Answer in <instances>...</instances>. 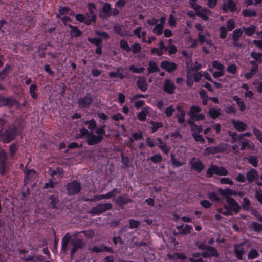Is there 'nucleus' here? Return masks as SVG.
<instances>
[{
	"label": "nucleus",
	"instance_id": "nucleus-1",
	"mask_svg": "<svg viewBox=\"0 0 262 262\" xmlns=\"http://www.w3.org/2000/svg\"><path fill=\"white\" fill-rule=\"evenodd\" d=\"M96 133L97 135H95L92 133H89L85 129L82 128L80 130V133L77 135V138H82L85 137L88 144L94 145L101 142L103 139V137L105 133L104 126H101L96 129Z\"/></svg>",
	"mask_w": 262,
	"mask_h": 262
},
{
	"label": "nucleus",
	"instance_id": "nucleus-2",
	"mask_svg": "<svg viewBox=\"0 0 262 262\" xmlns=\"http://www.w3.org/2000/svg\"><path fill=\"white\" fill-rule=\"evenodd\" d=\"M195 27L196 30L199 31L198 38V41L201 45H203L204 42H206L208 45L209 48H213L214 46L212 44L211 40L210 39L208 40L207 38V37L209 36V34L207 31H204V26L199 23H196L195 25Z\"/></svg>",
	"mask_w": 262,
	"mask_h": 262
},
{
	"label": "nucleus",
	"instance_id": "nucleus-3",
	"mask_svg": "<svg viewBox=\"0 0 262 262\" xmlns=\"http://www.w3.org/2000/svg\"><path fill=\"white\" fill-rule=\"evenodd\" d=\"M202 74L195 71L189 70L187 73V85L189 86H192L193 84V82H198L201 79Z\"/></svg>",
	"mask_w": 262,
	"mask_h": 262
},
{
	"label": "nucleus",
	"instance_id": "nucleus-4",
	"mask_svg": "<svg viewBox=\"0 0 262 262\" xmlns=\"http://www.w3.org/2000/svg\"><path fill=\"white\" fill-rule=\"evenodd\" d=\"M201 111V108L199 106L193 105L191 107L188 114L191 119L194 120H204L205 116L202 113H200Z\"/></svg>",
	"mask_w": 262,
	"mask_h": 262
},
{
	"label": "nucleus",
	"instance_id": "nucleus-5",
	"mask_svg": "<svg viewBox=\"0 0 262 262\" xmlns=\"http://www.w3.org/2000/svg\"><path fill=\"white\" fill-rule=\"evenodd\" d=\"M213 174L219 176H227L228 174V171L223 167L213 166L208 169L207 174L209 177H211Z\"/></svg>",
	"mask_w": 262,
	"mask_h": 262
},
{
	"label": "nucleus",
	"instance_id": "nucleus-6",
	"mask_svg": "<svg viewBox=\"0 0 262 262\" xmlns=\"http://www.w3.org/2000/svg\"><path fill=\"white\" fill-rule=\"evenodd\" d=\"M212 66L214 69L216 70V71L212 73L214 78H219L224 75L225 67L222 63L217 60H214L212 62Z\"/></svg>",
	"mask_w": 262,
	"mask_h": 262
},
{
	"label": "nucleus",
	"instance_id": "nucleus-7",
	"mask_svg": "<svg viewBox=\"0 0 262 262\" xmlns=\"http://www.w3.org/2000/svg\"><path fill=\"white\" fill-rule=\"evenodd\" d=\"M249 249V245L246 244L242 243L239 245H236L234 246V252L235 255L238 259H242L243 255Z\"/></svg>",
	"mask_w": 262,
	"mask_h": 262
},
{
	"label": "nucleus",
	"instance_id": "nucleus-8",
	"mask_svg": "<svg viewBox=\"0 0 262 262\" xmlns=\"http://www.w3.org/2000/svg\"><path fill=\"white\" fill-rule=\"evenodd\" d=\"M112 207V206L110 203L100 204L97 206L93 208L91 210L90 213L94 215L99 214L106 210L110 209Z\"/></svg>",
	"mask_w": 262,
	"mask_h": 262
},
{
	"label": "nucleus",
	"instance_id": "nucleus-9",
	"mask_svg": "<svg viewBox=\"0 0 262 262\" xmlns=\"http://www.w3.org/2000/svg\"><path fill=\"white\" fill-rule=\"evenodd\" d=\"M88 8L89 15V18L86 20V24H90L92 22H95L96 21V16L95 12L96 11V8L95 5L93 3H89L88 4Z\"/></svg>",
	"mask_w": 262,
	"mask_h": 262
},
{
	"label": "nucleus",
	"instance_id": "nucleus-10",
	"mask_svg": "<svg viewBox=\"0 0 262 262\" xmlns=\"http://www.w3.org/2000/svg\"><path fill=\"white\" fill-rule=\"evenodd\" d=\"M223 10L224 12H234L236 10V4L232 0H224L223 4Z\"/></svg>",
	"mask_w": 262,
	"mask_h": 262
},
{
	"label": "nucleus",
	"instance_id": "nucleus-11",
	"mask_svg": "<svg viewBox=\"0 0 262 262\" xmlns=\"http://www.w3.org/2000/svg\"><path fill=\"white\" fill-rule=\"evenodd\" d=\"M67 190L69 194L77 193L80 190V184L76 181L72 182L68 185Z\"/></svg>",
	"mask_w": 262,
	"mask_h": 262
},
{
	"label": "nucleus",
	"instance_id": "nucleus-12",
	"mask_svg": "<svg viewBox=\"0 0 262 262\" xmlns=\"http://www.w3.org/2000/svg\"><path fill=\"white\" fill-rule=\"evenodd\" d=\"M190 164L192 169L195 170L198 172H201L204 168L203 164L199 159L193 158L191 160Z\"/></svg>",
	"mask_w": 262,
	"mask_h": 262
},
{
	"label": "nucleus",
	"instance_id": "nucleus-13",
	"mask_svg": "<svg viewBox=\"0 0 262 262\" xmlns=\"http://www.w3.org/2000/svg\"><path fill=\"white\" fill-rule=\"evenodd\" d=\"M196 13L197 16L202 18L203 20L206 21L208 19L211 12L209 9L201 7L200 9L197 11Z\"/></svg>",
	"mask_w": 262,
	"mask_h": 262
},
{
	"label": "nucleus",
	"instance_id": "nucleus-14",
	"mask_svg": "<svg viewBox=\"0 0 262 262\" xmlns=\"http://www.w3.org/2000/svg\"><path fill=\"white\" fill-rule=\"evenodd\" d=\"M111 15V6L108 3H105L102 7V11L99 13L101 18H105Z\"/></svg>",
	"mask_w": 262,
	"mask_h": 262
},
{
	"label": "nucleus",
	"instance_id": "nucleus-15",
	"mask_svg": "<svg viewBox=\"0 0 262 262\" xmlns=\"http://www.w3.org/2000/svg\"><path fill=\"white\" fill-rule=\"evenodd\" d=\"M72 248L71 250V255L72 256L74 253L83 246V242L81 239H77L72 242Z\"/></svg>",
	"mask_w": 262,
	"mask_h": 262
},
{
	"label": "nucleus",
	"instance_id": "nucleus-16",
	"mask_svg": "<svg viewBox=\"0 0 262 262\" xmlns=\"http://www.w3.org/2000/svg\"><path fill=\"white\" fill-rule=\"evenodd\" d=\"M162 69L165 70L168 72L174 71L176 68V64L172 62H168L167 61H163L161 65Z\"/></svg>",
	"mask_w": 262,
	"mask_h": 262
},
{
	"label": "nucleus",
	"instance_id": "nucleus-17",
	"mask_svg": "<svg viewBox=\"0 0 262 262\" xmlns=\"http://www.w3.org/2000/svg\"><path fill=\"white\" fill-rule=\"evenodd\" d=\"M120 191L117 189H114L112 191L108 192L104 195H100L96 197V200H101L102 199H108L119 194Z\"/></svg>",
	"mask_w": 262,
	"mask_h": 262
},
{
	"label": "nucleus",
	"instance_id": "nucleus-18",
	"mask_svg": "<svg viewBox=\"0 0 262 262\" xmlns=\"http://www.w3.org/2000/svg\"><path fill=\"white\" fill-rule=\"evenodd\" d=\"M227 202L229 206V208L234 211L235 213H237L239 209V206L238 204L236 203L234 200L230 197H228L227 198Z\"/></svg>",
	"mask_w": 262,
	"mask_h": 262
},
{
	"label": "nucleus",
	"instance_id": "nucleus-19",
	"mask_svg": "<svg viewBox=\"0 0 262 262\" xmlns=\"http://www.w3.org/2000/svg\"><path fill=\"white\" fill-rule=\"evenodd\" d=\"M231 122L234 125V128L238 132L244 131L247 128V124L242 121H236L233 120Z\"/></svg>",
	"mask_w": 262,
	"mask_h": 262
},
{
	"label": "nucleus",
	"instance_id": "nucleus-20",
	"mask_svg": "<svg viewBox=\"0 0 262 262\" xmlns=\"http://www.w3.org/2000/svg\"><path fill=\"white\" fill-rule=\"evenodd\" d=\"M177 229L180 234H187L191 232L192 227L189 225H186L185 226L183 225L177 226Z\"/></svg>",
	"mask_w": 262,
	"mask_h": 262
},
{
	"label": "nucleus",
	"instance_id": "nucleus-21",
	"mask_svg": "<svg viewBox=\"0 0 262 262\" xmlns=\"http://www.w3.org/2000/svg\"><path fill=\"white\" fill-rule=\"evenodd\" d=\"M92 102V98L89 95L86 96L83 98L78 100V103L80 107H86L88 106Z\"/></svg>",
	"mask_w": 262,
	"mask_h": 262
},
{
	"label": "nucleus",
	"instance_id": "nucleus-22",
	"mask_svg": "<svg viewBox=\"0 0 262 262\" xmlns=\"http://www.w3.org/2000/svg\"><path fill=\"white\" fill-rule=\"evenodd\" d=\"M175 86L172 81L166 80L164 85V90L169 94H172L174 92Z\"/></svg>",
	"mask_w": 262,
	"mask_h": 262
},
{
	"label": "nucleus",
	"instance_id": "nucleus-23",
	"mask_svg": "<svg viewBox=\"0 0 262 262\" xmlns=\"http://www.w3.org/2000/svg\"><path fill=\"white\" fill-rule=\"evenodd\" d=\"M151 108L149 107H146L144 108L141 112L138 114V118L140 121H145L146 118V116L148 114L150 113Z\"/></svg>",
	"mask_w": 262,
	"mask_h": 262
},
{
	"label": "nucleus",
	"instance_id": "nucleus-24",
	"mask_svg": "<svg viewBox=\"0 0 262 262\" xmlns=\"http://www.w3.org/2000/svg\"><path fill=\"white\" fill-rule=\"evenodd\" d=\"M203 256L205 258H208L210 257H217L218 254L214 248H209L202 253Z\"/></svg>",
	"mask_w": 262,
	"mask_h": 262
},
{
	"label": "nucleus",
	"instance_id": "nucleus-25",
	"mask_svg": "<svg viewBox=\"0 0 262 262\" xmlns=\"http://www.w3.org/2000/svg\"><path fill=\"white\" fill-rule=\"evenodd\" d=\"M218 192L222 195L226 196L227 198L229 197L230 195H235L237 194V192L231 189H223L219 188Z\"/></svg>",
	"mask_w": 262,
	"mask_h": 262
},
{
	"label": "nucleus",
	"instance_id": "nucleus-26",
	"mask_svg": "<svg viewBox=\"0 0 262 262\" xmlns=\"http://www.w3.org/2000/svg\"><path fill=\"white\" fill-rule=\"evenodd\" d=\"M6 160V153L2 150L0 151V163L1 165L0 166V172L2 174H4V164Z\"/></svg>",
	"mask_w": 262,
	"mask_h": 262
},
{
	"label": "nucleus",
	"instance_id": "nucleus-27",
	"mask_svg": "<svg viewBox=\"0 0 262 262\" xmlns=\"http://www.w3.org/2000/svg\"><path fill=\"white\" fill-rule=\"evenodd\" d=\"M247 178L249 182L257 179L258 178L257 171L254 169L250 170L247 173Z\"/></svg>",
	"mask_w": 262,
	"mask_h": 262
},
{
	"label": "nucleus",
	"instance_id": "nucleus-28",
	"mask_svg": "<svg viewBox=\"0 0 262 262\" xmlns=\"http://www.w3.org/2000/svg\"><path fill=\"white\" fill-rule=\"evenodd\" d=\"M177 109L180 113V115H176V117L178 119V121L179 123H183L185 120L184 118L186 115L185 112L180 106H177Z\"/></svg>",
	"mask_w": 262,
	"mask_h": 262
},
{
	"label": "nucleus",
	"instance_id": "nucleus-29",
	"mask_svg": "<svg viewBox=\"0 0 262 262\" xmlns=\"http://www.w3.org/2000/svg\"><path fill=\"white\" fill-rule=\"evenodd\" d=\"M70 237V234L67 233L62 239L61 251L64 253H65L67 251V244L69 241Z\"/></svg>",
	"mask_w": 262,
	"mask_h": 262
},
{
	"label": "nucleus",
	"instance_id": "nucleus-30",
	"mask_svg": "<svg viewBox=\"0 0 262 262\" xmlns=\"http://www.w3.org/2000/svg\"><path fill=\"white\" fill-rule=\"evenodd\" d=\"M122 70L123 69L122 68H118L116 72H110L109 74L110 76L112 78L119 77L120 79H123L124 77V75L121 72Z\"/></svg>",
	"mask_w": 262,
	"mask_h": 262
},
{
	"label": "nucleus",
	"instance_id": "nucleus-31",
	"mask_svg": "<svg viewBox=\"0 0 262 262\" xmlns=\"http://www.w3.org/2000/svg\"><path fill=\"white\" fill-rule=\"evenodd\" d=\"M137 85L139 89L142 91H145L147 89V84L144 78H139L137 81Z\"/></svg>",
	"mask_w": 262,
	"mask_h": 262
},
{
	"label": "nucleus",
	"instance_id": "nucleus-32",
	"mask_svg": "<svg viewBox=\"0 0 262 262\" xmlns=\"http://www.w3.org/2000/svg\"><path fill=\"white\" fill-rule=\"evenodd\" d=\"M242 14L245 17H253L257 15L256 11L253 9H245L242 11Z\"/></svg>",
	"mask_w": 262,
	"mask_h": 262
},
{
	"label": "nucleus",
	"instance_id": "nucleus-33",
	"mask_svg": "<svg viewBox=\"0 0 262 262\" xmlns=\"http://www.w3.org/2000/svg\"><path fill=\"white\" fill-rule=\"evenodd\" d=\"M174 11H172L169 15L168 24L170 27H174L176 25L177 18L174 16Z\"/></svg>",
	"mask_w": 262,
	"mask_h": 262
},
{
	"label": "nucleus",
	"instance_id": "nucleus-34",
	"mask_svg": "<svg viewBox=\"0 0 262 262\" xmlns=\"http://www.w3.org/2000/svg\"><path fill=\"white\" fill-rule=\"evenodd\" d=\"M208 114L212 118L215 119L221 115L220 110L214 108H210L208 111Z\"/></svg>",
	"mask_w": 262,
	"mask_h": 262
},
{
	"label": "nucleus",
	"instance_id": "nucleus-35",
	"mask_svg": "<svg viewBox=\"0 0 262 262\" xmlns=\"http://www.w3.org/2000/svg\"><path fill=\"white\" fill-rule=\"evenodd\" d=\"M158 146L162 149V150L167 154L169 151L170 148L167 147L165 143H164L160 138L157 139Z\"/></svg>",
	"mask_w": 262,
	"mask_h": 262
},
{
	"label": "nucleus",
	"instance_id": "nucleus-36",
	"mask_svg": "<svg viewBox=\"0 0 262 262\" xmlns=\"http://www.w3.org/2000/svg\"><path fill=\"white\" fill-rule=\"evenodd\" d=\"M120 47L121 49L124 50L127 53H128L131 51L130 47H129L127 41H126L125 39H122L120 41Z\"/></svg>",
	"mask_w": 262,
	"mask_h": 262
},
{
	"label": "nucleus",
	"instance_id": "nucleus-37",
	"mask_svg": "<svg viewBox=\"0 0 262 262\" xmlns=\"http://www.w3.org/2000/svg\"><path fill=\"white\" fill-rule=\"evenodd\" d=\"M69 26L71 29L70 33L72 36H78L81 35V32L78 29L77 27L73 26L71 25H69Z\"/></svg>",
	"mask_w": 262,
	"mask_h": 262
},
{
	"label": "nucleus",
	"instance_id": "nucleus-38",
	"mask_svg": "<svg viewBox=\"0 0 262 262\" xmlns=\"http://www.w3.org/2000/svg\"><path fill=\"white\" fill-rule=\"evenodd\" d=\"M257 69H258L257 66H253L252 67L250 71L245 74V77L247 79H249L252 78L255 75L256 72L257 70Z\"/></svg>",
	"mask_w": 262,
	"mask_h": 262
},
{
	"label": "nucleus",
	"instance_id": "nucleus-39",
	"mask_svg": "<svg viewBox=\"0 0 262 262\" xmlns=\"http://www.w3.org/2000/svg\"><path fill=\"white\" fill-rule=\"evenodd\" d=\"M255 30L256 27L253 25H251L248 27L244 28L245 33L248 36L252 35L255 31Z\"/></svg>",
	"mask_w": 262,
	"mask_h": 262
},
{
	"label": "nucleus",
	"instance_id": "nucleus-40",
	"mask_svg": "<svg viewBox=\"0 0 262 262\" xmlns=\"http://www.w3.org/2000/svg\"><path fill=\"white\" fill-rule=\"evenodd\" d=\"M168 257L171 259H182L184 260L186 258V256L184 253H175L172 255H168Z\"/></svg>",
	"mask_w": 262,
	"mask_h": 262
},
{
	"label": "nucleus",
	"instance_id": "nucleus-41",
	"mask_svg": "<svg viewBox=\"0 0 262 262\" xmlns=\"http://www.w3.org/2000/svg\"><path fill=\"white\" fill-rule=\"evenodd\" d=\"M164 26L159 24L155 25L153 29V32L157 35H161L162 33Z\"/></svg>",
	"mask_w": 262,
	"mask_h": 262
},
{
	"label": "nucleus",
	"instance_id": "nucleus-42",
	"mask_svg": "<svg viewBox=\"0 0 262 262\" xmlns=\"http://www.w3.org/2000/svg\"><path fill=\"white\" fill-rule=\"evenodd\" d=\"M220 151V150L217 147H208L204 150V155H208L209 154H213Z\"/></svg>",
	"mask_w": 262,
	"mask_h": 262
},
{
	"label": "nucleus",
	"instance_id": "nucleus-43",
	"mask_svg": "<svg viewBox=\"0 0 262 262\" xmlns=\"http://www.w3.org/2000/svg\"><path fill=\"white\" fill-rule=\"evenodd\" d=\"M158 69V67L157 64L152 61H150L149 62V67L148 68V71L149 73H153L156 72Z\"/></svg>",
	"mask_w": 262,
	"mask_h": 262
},
{
	"label": "nucleus",
	"instance_id": "nucleus-44",
	"mask_svg": "<svg viewBox=\"0 0 262 262\" xmlns=\"http://www.w3.org/2000/svg\"><path fill=\"white\" fill-rule=\"evenodd\" d=\"M129 201V200L123 196H120L115 200V202L118 204L119 205H123Z\"/></svg>",
	"mask_w": 262,
	"mask_h": 262
},
{
	"label": "nucleus",
	"instance_id": "nucleus-45",
	"mask_svg": "<svg viewBox=\"0 0 262 262\" xmlns=\"http://www.w3.org/2000/svg\"><path fill=\"white\" fill-rule=\"evenodd\" d=\"M253 147L254 144L250 141H246L242 143L241 149L242 150H244L246 148L253 149Z\"/></svg>",
	"mask_w": 262,
	"mask_h": 262
},
{
	"label": "nucleus",
	"instance_id": "nucleus-46",
	"mask_svg": "<svg viewBox=\"0 0 262 262\" xmlns=\"http://www.w3.org/2000/svg\"><path fill=\"white\" fill-rule=\"evenodd\" d=\"M75 18L77 21L84 22L86 24V20L89 18V15L86 14L85 16L82 14H78L76 15Z\"/></svg>",
	"mask_w": 262,
	"mask_h": 262
},
{
	"label": "nucleus",
	"instance_id": "nucleus-47",
	"mask_svg": "<svg viewBox=\"0 0 262 262\" xmlns=\"http://www.w3.org/2000/svg\"><path fill=\"white\" fill-rule=\"evenodd\" d=\"M259 255V253L255 249H252L250 251L248 254V258L249 259H252L257 257Z\"/></svg>",
	"mask_w": 262,
	"mask_h": 262
},
{
	"label": "nucleus",
	"instance_id": "nucleus-48",
	"mask_svg": "<svg viewBox=\"0 0 262 262\" xmlns=\"http://www.w3.org/2000/svg\"><path fill=\"white\" fill-rule=\"evenodd\" d=\"M196 1L197 0H189V4L195 12H196L201 8V6L196 3Z\"/></svg>",
	"mask_w": 262,
	"mask_h": 262
},
{
	"label": "nucleus",
	"instance_id": "nucleus-49",
	"mask_svg": "<svg viewBox=\"0 0 262 262\" xmlns=\"http://www.w3.org/2000/svg\"><path fill=\"white\" fill-rule=\"evenodd\" d=\"M84 124L85 125H88V128L91 130H93L96 126V122L94 121V119L85 121L84 122Z\"/></svg>",
	"mask_w": 262,
	"mask_h": 262
},
{
	"label": "nucleus",
	"instance_id": "nucleus-50",
	"mask_svg": "<svg viewBox=\"0 0 262 262\" xmlns=\"http://www.w3.org/2000/svg\"><path fill=\"white\" fill-rule=\"evenodd\" d=\"M129 69L133 73H141L144 71L145 69L143 67L137 68L134 66H131L129 67Z\"/></svg>",
	"mask_w": 262,
	"mask_h": 262
},
{
	"label": "nucleus",
	"instance_id": "nucleus-51",
	"mask_svg": "<svg viewBox=\"0 0 262 262\" xmlns=\"http://www.w3.org/2000/svg\"><path fill=\"white\" fill-rule=\"evenodd\" d=\"M131 50L134 54L138 53L141 49V46L139 43H135L130 48Z\"/></svg>",
	"mask_w": 262,
	"mask_h": 262
},
{
	"label": "nucleus",
	"instance_id": "nucleus-52",
	"mask_svg": "<svg viewBox=\"0 0 262 262\" xmlns=\"http://www.w3.org/2000/svg\"><path fill=\"white\" fill-rule=\"evenodd\" d=\"M258 158L255 156H251L248 158L249 162L253 166L256 167L258 163Z\"/></svg>",
	"mask_w": 262,
	"mask_h": 262
},
{
	"label": "nucleus",
	"instance_id": "nucleus-53",
	"mask_svg": "<svg viewBox=\"0 0 262 262\" xmlns=\"http://www.w3.org/2000/svg\"><path fill=\"white\" fill-rule=\"evenodd\" d=\"M251 227L255 231L259 232L262 230V225L256 222H253Z\"/></svg>",
	"mask_w": 262,
	"mask_h": 262
},
{
	"label": "nucleus",
	"instance_id": "nucleus-54",
	"mask_svg": "<svg viewBox=\"0 0 262 262\" xmlns=\"http://www.w3.org/2000/svg\"><path fill=\"white\" fill-rule=\"evenodd\" d=\"M242 31L240 29H236L233 31V39L234 40H237L242 35Z\"/></svg>",
	"mask_w": 262,
	"mask_h": 262
},
{
	"label": "nucleus",
	"instance_id": "nucleus-55",
	"mask_svg": "<svg viewBox=\"0 0 262 262\" xmlns=\"http://www.w3.org/2000/svg\"><path fill=\"white\" fill-rule=\"evenodd\" d=\"M253 133L255 135L257 139L262 143V133L255 127H253Z\"/></svg>",
	"mask_w": 262,
	"mask_h": 262
},
{
	"label": "nucleus",
	"instance_id": "nucleus-56",
	"mask_svg": "<svg viewBox=\"0 0 262 262\" xmlns=\"http://www.w3.org/2000/svg\"><path fill=\"white\" fill-rule=\"evenodd\" d=\"M220 37L222 39L225 38L227 36V31H228V29L227 30L225 27L222 26L220 28Z\"/></svg>",
	"mask_w": 262,
	"mask_h": 262
},
{
	"label": "nucleus",
	"instance_id": "nucleus-57",
	"mask_svg": "<svg viewBox=\"0 0 262 262\" xmlns=\"http://www.w3.org/2000/svg\"><path fill=\"white\" fill-rule=\"evenodd\" d=\"M227 71L230 73L235 74L237 72V67L234 64H230L228 67Z\"/></svg>",
	"mask_w": 262,
	"mask_h": 262
},
{
	"label": "nucleus",
	"instance_id": "nucleus-58",
	"mask_svg": "<svg viewBox=\"0 0 262 262\" xmlns=\"http://www.w3.org/2000/svg\"><path fill=\"white\" fill-rule=\"evenodd\" d=\"M10 71V67L7 66L0 73V79H4Z\"/></svg>",
	"mask_w": 262,
	"mask_h": 262
},
{
	"label": "nucleus",
	"instance_id": "nucleus-59",
	"mask_svg": "<svg viewBox=\"0 0 262 262\" xmlns=\"http://www.w3.org/2000/svg\"><path fill=\"white\" fill-rule=\"evenodd\" d=\"M36 90V85L34 84L31 85V86L30 87V93L31 94V97L34 99L36 98L37 97V95L35 93Z\"/></svg>",
	"mask_w": 262,
	"mask_h": 262
},
{
	"label": "nucleus",
	"instance_id": "nucleus-60",
	"mask_svg": "<svg viewBox=\"0 0 262 262\" xmlns=\"http://www.w3.org/2000/svg\"><path fill=\"white\" fill-rule=\"evenodd\" d=\"M152 132H156L158 128L162 126V124L160 122H151Z\"/></svg>",
	"mask_w": 262,
	"mask_h": 262
},
{
	"label": "nucleus",
	"instance_id": "nucleus-61",
	"mask_svg": "<svg viewBox=\"0 0 262 262\" xmlns=\"http://www.w3.org/2000/svg\"><path fill=\"white\" fill-rule=\"evenodd\" d=\"M58 10L60 14L56 15V17L58 18L59 17L60 15L69 13V9L68 7H60Z\"/></svg>",
	"mask_w": 262,
	"mask_h": 262
},
{
	"label": "nucleus",
	"instance_id": "nucleus-62",
	"mask_svg": "<svg viewBox=\"0 0 262 262\" xmlns=\"http://www.w3.org/2000/svg\"><path fill=\"white\" fill-rule=\"evenodd\" d=\"M220 182L223 184L233 185V181L229 178H222L220 179Z\"/></svg>",
	"mask_w": 262,
	"mask_h": 262
},
{
	"label": "nucleus",
	"instance_id": "nucleus-63",
	"mask_svg": "<svg viewBox=\"0 0 262 262\" xmlns=\"http://www.w3.org/2000/svg\"><path fill=\"white\" fill-rule=\"evenodd\" d=\"M208 198L212 201L219 202L220 198L215 192H210L208 194Z\"/></svg>",
	"mask_w": 262,
	"mask_h": 262
},
{
	"label": "nucleus",
	"instance_id": "nucleus-64",
	"mask_svg": "<svg viewBox=\"0 0 262 262\" xmlns=\"http://www.w3.org/2000/svg\"><path fill=\"white\" fill-rule=\"evenodd\" d=\"M256 198L257 200L262 204V191L260 188L256 189Z\"/></svg>",
	"mask_w": 262,
	"mask_h": 262
}]
</instances>
